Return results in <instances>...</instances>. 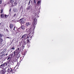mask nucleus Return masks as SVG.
<instances>
[{
	"mask_svg": "<svg viewBox=\"0 0 74 74\" xmlns=\"http://www.w3.org/2000/svg\"><path fill=\"white\" fill-rule=\"evenodd\" d=\"M13 22H15V21H13Z\"/></svg>",
	"mask_w": 74,
	"mask_h": 74,
	"instance_id": "obj_46",
	"label": "nucleus"
},
{
	"mask_svg": "<svg viewBox=\"0 0 74 74\" xmlns=\"http://www.w3.org/2000/svg\"><path fill=\"white\" fill-rule=\"evenodd\" d=\"M21 28L22 30H25V26L23 25H22L21 27Z\"/></svg>",
	"mask_w": 74,
	"mask_h": 74,
	"instance_id": "obj_14",
	"label": "nucleus"
},
{
	"mask_svg": "<svg viewBox=\"0 0 74 74\" xmlns=\"http://www.w3.org/2000/svg\"><path fill=\"white\" fill-rule=\"evenodd\" d=\"M10 2L12 4H13V3L14 2V0H10Z\"/></svg>",
	"mask_w": 74,
	"mask_h": 74,
	"instance_id": "obj_15",
	"label": "nucleus"
},
{
	"mask_svg": "<svg viewBox=\"0 0 74 74\" xmlns=\"http://www.w3.org/2000/svg\"><path fill=\"white\" fill-rule=\"evenodd\" d=\"M26 37H27V34H26L24 35H23L21 38V39H25L26 38Z\"/></svg>",
	"mask_w": 74,
	"mask_h": 74,
	"instance_id": "obj_6",
	"label": "nucleus"
},
{
	"mask_svg": "<svg viewBox=\"0 0 74 74\" xmlns=\"http://www.w3.org/2000/svg\"><path fill=\"white\" fill-rule=\"evenodd\" d=\"M16 11H17V9L16 8L14 9L13 10V11L14 12H16Z\"/></svg>",
	"mask_w": 74,
	"mask_h": 74,
	"instance_id": "obj_23",
	"label": "nucleus"
},
{
	"mask_svg": "<svg viewBox=\"0 0 74 74\" xmlns=\"http://www.w3.org/2000/svg\"><path fill=\"white\" fill-rule=\"evenodd\" d=\"M13 49V50H15V47H13L11 49Z\"/></svg>",
	"mask_w": 74,
	"mask_h": 74,
	"instance_id": "obj_32",
	"label": "nucleus"
},
{
	"mask_svg": "<svg viewBox=\"0 0 74 74\" xmlns=\"http://www.w3.org/2000/svg\"><path fill=\"white\" fill-rule=\"evenodd\" d=\"M36 22H37V19H36V18H35L34 22L32 23L33 29H32L31 28H27L26 31H27V32H31V33H32V30L33 32L34 31V29H35V27H36L35 26L36 25Z\"/></svg>",
	"mask_w": 74,
	"mask_h": 74,
	"instance_id": "obj_1",
	"label": "nucleus"
},
{
	"mask_svg": "<svg viewBox=\"0 0 74 74\" xmlns=\"http://www.w3.org/2000/svg\"><path fill=\"white\" fill-rule=\"evenodd\" d=\"M6 51H7V49H5L3 51L4 53V52H5Z\"/></svg>",
	"mask_w": 74,
	"mask_h": 74,
	"instance_id": "obj_31",
	"label": "nucleus"
},
{
	"mask_svg": "<svg viewBox=\"0 0 74 74\" xmlns=\"http://www.w3.org/2000/svg\"><path fill=\"white\" fill-rule=\"evenodd\" d=\"M30 25H31V23L29 22H27L26 23V26H28Z\"/></svg>",
	"mask_w": 74,
	"mask_h": 74,
	"instance_id": "obj_13",
	"label": "nucleus"
},
{
	"mask_svg": "<svg viewBox=\"0 0 74 74\" xmlns=\"http://www.w3.org/2000/svg\"><path fill=\"white\" fill-rule=\"evenodd\" d=\"M19 22L21 23V25H22L25 23L26 21V19H24V18H22L18 20Z\"/></svg>",
	"mask_w": 74,
	"mask_h": 74,
	"instance_id": "obj_2",
	"label": "nucleus"
},
{
	"mask_svg": "<svg viewBox=\"0 0 74 74\" xmlns=\"http://www.w3.org/2000/svg\"><path fill=\"white\" fill-rule=\"evenodd\" d=\"M6 56H7V55H8V53L6 54Z\"/></svg>",
	"mask_w": 74,
	"mask_h": 74,
	"instance_id": "obj_43",
	"label": "nucleus"
},
{
	"mask_svg": "<svg viewBox=\"0 0 74 74\" xmlns=\"http://www.w3.org/2000/svg\"><path fill=\"white\" fill-rule=\"evenodd\" d=\"M30 6H28L26 10H30Z\"/></svg>",
	"mask_w": 74,
	"mask_h": 74,
	"instance_id": "obj_20",
	"label": "nucleus"
},
{
	"mask_svg": "<svg viewBox=\"0 0 74 74\" xmlns=\"http://www.w3.org/2000/svg\"><path fill=\"white\" fill-rule=\"evenodd\" d=\"M2 58V56H1V55L0 56V59Z\"/></svg>",
	"mask_w": 74,
	"mask_h": 74,
	"instance_id": "obj_38",
	"label": "nucleus"
},
{
	"mask_svg": "<svg viewBox=\"0 0 74 74\" xmlns=\"http://www.w3.org/2000/svg\"><path fill=\"white\" fill-rule=\"evenodd\" d=\"M33 3L34 5H36V0H33Z\"/></svg>",
	"mask_w": 74,
	"mask_h": 74,
	"instance_id": "obj_17",
	"label": "nucleus"
},
{
	"mask_svg": "<svg viewBox=\"0 0 74 74\" xmlns=\"http://www.w3.org/2000/svg\"><path fill=\"white\" fill-rule=\"evenodd\" d=\"M27 0H26V1H27Z\"/></svg>",
	"mask_w": 74,
	"mask_h": 74,
	"instance_id": "obj_50",
	"label": "nucleus"
},
{
	"mask_svg": "<svg viewBox=\"0 0 74 74\" xmlns=\"http://www.w3.org/2000/svg\"><path fill=\"white\" fill-rule=\"evenodd\" d=\"M17 33H18L16 32V34H17Z\"/></svg>",
	"mask_w": 74,
	"mask_h": 74,
	"instance_id": "obj_47",
	"label": "nucleus"
},
{
	"mask_svg": "<svg viewBox=\"0 0 74 74\" xmlns=\"http://www.w3.org/2000/svg\"><path fill=\"white\" fill-rule=\"evenodd\" d=\"M27 46L28 47V48H29L30 47V44H28L27 45Z\"/></svg>",
	"mask_w": 74,
	"mask_h": 74,
	"instance_id": "obj_27",
	"label": "nucleus"
},
{
	"mask_svg": "<svg viewBox=\"0 0 74 74\" xmlns=\"http://www.w3.org/2000/svg\"><path fill=\"white\" fill-rule=\"evenodd\" d=\"M8 73H13V71H12V69H11V68H8V67H5V69H8Z\"/></svg>",
	"mask_w": 74,
	"mask_h": 74,
	"instance_id": "obj_4",
	"label": "nucleus"
},
{
	"mask_svg": "<svg viewBox=\"0 0 74 74\" xmlns=\"http://www.w3.org/2000/svg\"><path fill=\"white\" fill-rule=\"evenodd\" d=\"M0 25H1V23H0Z\"/></svg>",
	"mask_w": 74,
	"mask_h": 74,
	"instance_id": "obj_49",
	"label": "nucleus"
},
{
	"mask_svg": "<svg viewBox=\"0 0 74 74\" xmlns=\"http://www.w3.org/2000/svg\"><path fill=\"white\" fill-rule=\"evenodd\" d=\"M13 30L14 31H16V30H17V29L16 28V27H14Z\"/></svg>",
	"mask_w": 74,
	"mask_h": 74,
	"instance_id": "obj_21",
	"label": "nucleus"
},
{
	"mask_svg": "<svg viewBox=\"0 0 74 74\" xmlns=\"http://www.w3.org/2000/svg\"><path fill=\"white\" fill-rule=\"evenodd\" d=\"M12 71H13V73H14V72H15V68H14L13 70H12Z\"/></svg>",
	"mask_w": 74,
	"mask_h": 74,
	"instance_id": "obj_30",
	"label": "nucleus"
},
{
	"mask_svg": "<svg viewBox=\"0 0 74 74\" xmlns=\"http://www.w3.org/2000/svg\"><path fill=\"white\" fill-rule=\"evenodd\" d=\"M6 31H7V32L8 33V32H9V31H8V29H6Z\"/></svg>",
	"mask_w": 74,
	"mask_h": 74,
	"instance_id": "obj_36",
	"label": "nucleus"
},
{
	"mask_svg": "<svg viewBox=\"0 0 74 74\" xmlns=\"http://www.w3.org/2000/svg\"><path fill=\"white\" fill-rule=\"evenodd\" d=\"M4 53L3 51H2L1 53V54H3V53Z\"/></svg>",
	"mask_w": 74,
	"mask_h": 74,
	"instance_id": "obj_35",
	"label": "nucleus"
},
{
	"mask_svg": "<svg viewBox=\"0 0 74 74\" xmlns=\"http://www.w3.org/2000/svg\"><path fill=\"white\" fill-rule=\"evenodd\" d=\"M15 0V1H16V0Z\"/></svg>",
	"mask_w": 74,
	"mask_h": 74,
	"instance_id": "obj_48",
	"label": "nucleus"
},
{
	"mask_svg": "<svg viewBox=\"0 0 74 74\" xmlns=\"http://www.w3.org/2000/svg\"><path fill=\"white\" fill-rule=\"evenodd\" d=\"M3 41H4V40L2 38H0V43L1 44H3Z\"/></svg>",
	"mask_w": 74,
	"mask_h": 74,
	"instance_id": "obj_8",
	"label": "nucleus"
},
{
	"mask_svg": "<svg viewBox=\"0 0 74 74\" xmlns=\"http://www.w3.org/2000/svg\"><path fill=\"white\" fill-rule=\"evenodd\" d=\"M6 38H10V37H7Z\"/></svg>",
	"mask_w": 74,
	"mask_h": 74,
	"instance_id": "obj_41",
	"label": "nucleus"
},
{
	"mask_svg": "<svg viewBox=\"0 0 74 74\" xmlns=\"http://www.w3.org/2000/svg\"><path fill=\"white\" fill-rule=\"evenodd\" d=\"M37 16V17H38H38H39V16Z\"/></svg>",
	"mask_w": 74,
	"mask_h": 74,
	"instance_id": "obj_45",
	"label": "nucleus"
},
{
	"mask_svg": "<svg viewBox=\"0 0 74 74\" xmlns=\"http://www.w3.org/2000/svg\"><path fill=\"white\" fill-rule=\"evenodd\" d=\"M4 34L0 33V38H3V37H4Z\"/></svg>",
	"mask_w": 74,
	"mask_h": 74,
	"instance_id": "obj_11",
	"label": "nucleus"
},
{
	"mask_svg": "<svg viewBox=\"0 0 74 74\" xmlns=\"http://www.w3.org/2000/svg\"><path fill=\"white\" fill-rule=\"evenodd\" d=\"M10 56H11V57H12V56H13V55H14V52H13L12 53V54H11L10 55Z\"/></svg>",
	"mask_w": 74,
	"mask_h": 74,
	"instance_id": "obj_24",
	"label": "nucleus"
},
{
	"mask_svg": "<svg viewBox=\"0 0 74 74\" xmlns=\"http://www.w3.org/2000/svg\"><path fill=\"white\" fill-rule=\"evenodd\" d=\"M18 50H17V49L14 52V56H15V54L16 55V56L17 57H18H18H20V56H19L20 55L19 54H17H17L16 53H18Z\"/></svg>",
	"mask_w": 74,
	"mask_h": 74,
	"instance_id": "obj_5",
	"label": "nucleus"
},
{
	"mask_svg": "<svg viewBox=\"0 0 74 74\" xmlns=\"http://www.w3.org/2000/svg\"><path fill=\"white\" fill-rule=\"evenodd\" d=\"M22 48L23 49H24V48H25V45H24V44L22 45Z\"/></svg>",
	"mask_w": 74,
	"mask_h": 74,
	"instance_id": "obj_22",
	"label": "nucleus"
},
{
	"mask_svg": "<svg viewBox=\"0 0 74 74\" xmlns=\"http://www.w3.org/2000/svg\"><path fill=\"white\" fill-rule=\"evenodd\" d=\"M7 64H8V62H5L3 64H1L0 65V67L1 68V69H4V67H5V66H7Z\"/></svg>",
	"mask_w": 74,
	"mask_h": 74,
	"instance_id": "obj_3",
	"label": "nucleus"
},
{
	"mask_svg": "<svg viewBox=\"0 0 74 74\" xmlns=\"http://www.w3.org/2000/svg\"><path fill=\"white\" fill-rule=\"evenodd\" d=\"M1 72H2V74H4V73L6 72V71H5V69H3L1 70Z\"/></svg>",
	"mask_w": 74,
	"mask_h": 74,
	"instance_id": "obj_9",
	"label": "nucleus"
},
{
	"mask_svg": "<svg viewBox=\"0 0 74 74\" xmlns=\"http://www.w3.org/2000/svg\"><path fill=\"white\" fill-rule=\"evenodd\" d=\"M30 0H29V1L28 3V5H30Z\"/></svg>",
	"mask_w": 74,
	"mask_h": 74,
	"instance_id": "obj_34",
	"label": "nucleus"
},
{
	"mask_svg": "<svg viewBox=\"0 0 74 74\" xmlns=\"http://www.w3.org/2000/svg\"><path fill=\"white\" fill-rule=\"evenodd\" d=\"M9 27L10 28V29H11L13 28V27H14V25L11 24H10V25Z\"/></svg>",
	"mask_w": 74,
	"mask_h": 74,
	"instance_id": "obj_10",
	"label": "nucleus"
},
{
	"mask_svg": "<svg viewBox=\"0 0 74 74\" xmlns=\"http://www.w3.org/2000/svg\"><path fill=\"white\" fill-rule=\"evenodd\" d=\"M1 16L2 18H4V14H1Z\"/></svg>",
	"mask_w": 74,
	"mask_h": 74,
	"instance_id": "obj_16",
	"label": "nucleus"
},
{
	"mask_svg": "<svg viewBox=\"0 0 74 74\" xmlns=\"http://www.w3.org/2000/svg\"><path fill=\"white\" fill-rule=\"evenodd\" d=\"M40 3H41V1H38L37 4H40Z\"/></svg>",
	"mask_w": 74,
	"mask_h": 74,
	"instance_id": "obj_25",
	"label": "nucleus"
},
{
	"mask_svg": "<svg viewBox=\"0 0 74 74\" xmlns=\"http://www.w3.org/2000/svg\"><path fill=\"white\" fill-rule=\"evenodd\" d=\"M3 9L1 10V14H3Z\"/></svg>",
	"mask_w": 74,
	"mask_h": 74,
	"instance_id": "obj_28",
	"label": "nucleus"
},
{
	"mask_svg": "<svg viewBox=\"0 0 74 74\" xmlns=\"http://www.w3.org/2000/svg\"><path fill=\"white\" fill-rule=\"evenodd\" d=\"M17 51H19V47H18V49H17Z\"/></svg>",
	"mask_w": 74,
	"mask_h": 74,
	"instance_id": "obj_40",
	"label": "nucleus"
},
{
	"mask_svg": "<svg viewBox=\"0 0 74 74\" xmlns=\"http://www.w3.org/2000/svg\"><path fill=\"white\" fill-rule=\"evenodd\" d=\"M2 3V0H0V4H1Z\"/></svg>",
	"mask_w": 74,
	"mask_h": 74,
	"instance_id": "obj_33",
	"label": "nucleus"
},
{
	"mask_svg": "<svg viewBox=\"0 0 74 74\" xmlns=\"http://www.w3.org/2000/svg\"><path fill=\"white\" fill-rule=\"evenodd\" d=\"M18 32H21V28H19V29H18L17 30Z\"/></svg>",
	"mask_w": 74,
	"mask_h": 74,
	"instance_id": "obj_19",
	"label": "nucleus"
},
{
	"mask_svg": "<svg viewBox=\"0 0 74 74\" xmlns=\"http://www.w3.org/2000/svg\"><path fill=\"white\" fill-rule=\"evenodd\" d=\"M7 57L8 58L7 59L8 60H9V61H10V60L11 59V56L9 55Z\"/></svg>",
	"mask_w": 74,
	"mask_h": 74,
	"instance_id": "obj_12",
	"label": "nucleus"
},
{
	"mask_svg": "<svg viewBox=\"0 0 74 74\" xmlns=\"http://www.w3.org/2000/svg\"><path fill=\"white\" fill-rule=\"evenodd\" d=\"M32 38V36H31V37H30V38Z\"/></svg>",
	"mask_w": 74,
	"mask_h": 74,
	"instance_id": "obj_44",
	"label": "nucleus"
},
{
	"mask_svg": "<svg viewBox=\"0 0 74 74\" xmlns=\"http://www.w3.org/2000/svg\"><path fill=\"white\" fill-rule=\"evenodd\" d=\"M16 16V14H15L14 16V17H15V16Z\"/></svg>",
	"mask_w": 74,
	"mask_h": 74,
	"instance_id": "obj_37",
	"label": "nucleus"
},
{
	"mask_svg": "<svg viewBox=\"0 0 74 74\" xmlns=\"http://www.w3.org/2000/svg\"><path fill=\"white\" fill-rule=\"evenodd\" d=\"M12 51H11V52H12Z\"/></svg>",
	"mask_w": 74,
	"mask_h": 74,
	"instance_id": "obj_51",
	"label": "nucleus"
},
{
	"mask_svg": "<svg viewBox=\"0 0 74 74\" xmlns=\"http://www.w3.org/2000/svg\"><path fill=\"white\" fill-rule=\"evenodd\" d=\"M23 7L22 6H21L20 8V9H22V8Z\"/></svg>",
	"mask_w": 74,
	"mask_h": 74,
	"instance_id": "obj_39",
	"label": "nucleus"
},
{
	"mask_svg": "<svg viewBox=\"0 0 74 74\" xmlns=\"http://www.w3.org/2000/svg\"><path fill=\"white\" fill-rule=\"evenodd\" d=\"M29 42L30 41H29V39H28L26 41H25V42L24 43V45H26V44H28V43H29Z\"/></svg>",
	"mask_w": 74,
	"mask_h": 74,
	"instance_id": "obj_7",
	"label": "nucleus"
},
{
	"mask_svg": "<svg viewBox=\"0 0 74 74\" xmlns=\"http://www.w3.org/2000/svg\"><path fill=\"white\" fill-rule=\"evenodd\" d=\"M14 6H15V5H17V2L16 1H15L14 3Z\"/></svg>",
	"mask_w": 74,
	"mask_h": 74,
	"instance_id": "obj_18",
	"label": "nucleus"
},
{
	"mask_svg": "<svg viewBox=\"0 0 74 74\" xmlns=\"http://www.w3.org/2000/svg\"><path fill=\"white\" fill-rule=\"evenodd\" d=\"M8 16H9V15H7L6 14L5 15V18H7V17H8Z\"/></svg>",
	"mask_w": 74,
	"mask_h": 74,
	"instance_id": "obj_29",
	"label": "nucleus"
},
{
	"mask_svg": "<svg viewBox=\"0 0 74 74\" xmlns=\"http://www.w3.org/2000/svg\"><path fill=\"white\" fill-rule=\"evenodd\" d=\"M1 55L2 57H3V56H5V53H3Z\"/></svg>",
	"mask_w": 74,
	"mask_h": 74,
	"instance_id": "obj_26",
	"label": "nucleus"
},
{
	"mask_svg": "<svg viewBox=\"0 0 74 74\" xmlns=\"http://www.w3.org/2000/svg\"><path fill=\"white\" fill-rule=\"evenodd\" d=\"M11 9H10L9 10V11L10 12V11H11Z\"/></svg>",
	"mask_w": 74,
	"mask_h": 74,
	"instance_id": "obj_42",
	"label": "nucleus"
}]
</instances>
